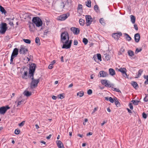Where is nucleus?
Wrapping results in <instances>:
<instances>
[{"label": "nucleus", "mask_w": 148, "mask_h": 148, "mask_svg": "<svg viewBox=\"0 0 148 148\" xmlns=\"http://www.w3.org/2000/svg\"><path fill=\"white\" fill-rule=\"evenodd\" d=\"M56 62V61L55 60H54L52 61L51 62V64H52V65H53Z\"/></svg>", "instance_id": "64"}, {"label": "nucleus", "mask_w": 148, "mask_h": 148, "mask_svg": "<svg viewBox=\"0 0 148 148\" xmlns=\"http://www.w3.org/2000/svg\"><path fill=\"white\" fill-rule=\"evenodd\" d=\"M125 50V49L123 48H121L118 53V54L119 55H122L123 53L124 52Z\"/></svg>", "instance_id": "30"}, {"label": "nucleus", "mask_w": 148, "mask_h": 148, "mask_svg": "<svg viewBox=\"0 0 148 148\" xmlns=\"http://www.w3.org/2000/svg\"><path fill=\"white\" fill-rule=\"evenodd\" d=\"M18 49L17 48H15L14 49L13 52L11 56H13L16 57L18 54Z\"/></svg>", "instance_id": "18"}, {"label": "nucleus", "mask_w": 148, "mask_h": 148, "mask_svg": "<svg viewBox=\"0 0 148 148\" xmlns=\"http://www.w3.org/2000/svg\"><path fill=\"white\" fill-rule=\"evenodd\" d=\"M141 50L142 49H138V48L136 49L135 51L136 53H137L138 52H140L141 51Z\"/></svg>", "instance_id": "51"}, {"label": "nucleus", "mask_w": 148, "mask_h": 148, "mask_svg": "<svg viewBox=\"0 0 148 148\" xmlns=\"http://www.w3.org/2000/svg\"><path fill=\"white\" fill-rule=\"evenodd\" d=\"M132 84L135 89H137L138 87V85L136 82H132Z\"/></svg>", "instance_id": "23"}, {"label": "nucleus", "mask_w": 148, "mask_h": 148, "mask_svg": "<svg viewBox=\"0 0 148 148\" xmlns=\"http://www.w3.org/2000/svg\"><path fill=\"white\" fill-rule=\"evenodd\" d=\"M129 106L130 108V109L132 110L133 109V106L132 105V104L131 103H130L129 104Z\"/></svg>", "instance_id": "56"}, {"label": "nucleus", "mask_w": 148, "mask_h": 148, "mask_svg": "<svg viewBox=\"0 0 148 148\" xmlns=\"http://www.w3.org/2000/svg\"><path fill=\"white\" fill-rule=\"evenodd\" d=\"M25 121H23L19 124V126L20 127L23 126L24 124Z\"/></svg>", "instance_id": "50"}, {"label": "nucleus", "mask_w": 148, "mask_h": 148, "mask_svg": "<svg viewBox=\"0 0 148 148\" xmlns=\"http://www.w3.org/2000/svg\"><path fill=\"white\" fill-rule=\"evenodd\" d=\"M99 7L97 5H95L94 7V9L96 12H99Z\"/></svg>", "instance_id": "37"}, {"label": "nucleus", "mask_w": 148, "mask_h": 148, "mask_svg": "<svg viewBox=\"0 0 148 148\" xmlns=\"http://www.w3.org/2000/svg\"><path fill=\"white\" fill-rule=\"evenodd\" d=\"M24 94L27 97H29L31 95V93L28 91H26L24 92Z\"/></svg>", "instance_id": "31"}, {"label": "nucleus", "mask_w": 148, "mask_h": 148, "mask_svg": "<svg viewBox=\"0 0 148 148\" xmlns=\"http://www.w3.org/2000/svg\"><path fill=\"white\" fill-rule=\"evenodd\" d=\"M140 39V35L139 34L137 33L135 34L134 40L136 42H139Z\"/></svg>", "instance_id": "17"}, {"label": "nucleus", "mask_w": 148, "mask_h": 148, "mask_svg": "<svg viewBox=\"0 0 148 148\" xmlns=\"http://www.w3.org/2000/svg\"><path fill=\"white\" fill-rule=\"evenodd\" d=\"M143 117L145 119L147 118V115L145 112L143 113Z\"/></svg>", "instance_id": "53"}, {"label": "nucleus", "mask_w": 148, "mask_h": 148, "mask_svg": "<svg viewBox=\"0 0 148 148\" xmlns=\"http://www.w3.org/2000/svg\"><path fill=\"white\" fill-rule=\"evenodd\" d=\"M92 93V91L91 89H89L87 91V94L88 95H90Z\"/></svg>", "instance_id": "49"}, {"label": "nucleus", "mask_w": 148, "mask_h": 148, "mask_svg": "<svg viewBox=\"0 0 148 148\" xmlns=\"http://www.w3.org/2000/svg\"><path fill=\"white\" fill-rule=\"evenodd\" d=\"M27 71H25L24 74L22 75V77L23 78L26 79H27Z\"/></svg>", "instance_id": "24"}, {"label": "nucleus", "mask_w": 148, "mask_h": 148, "mask_svg": "<svg viewBox=\"0 0 148 148\" xmlns=\"http://www.w3.org/2000/svg\"><path fill=\"white\" fill-rule=\"evenodd\" d=\"M82 5L81 4H79V5H78V10H80V9H82Z\"/></svg>", "instance_id": "58"}, {"label": "nucleus", "mask_w": 148, "mask_h": 148, "mask_svg": "<svg viewBox=\"0 0 148 148\" xmlns=\"http://www.w3.org/2000/svg\"><path fill=\"white\" fill-rule=\"evenodd\" d=\"M23 41L26 43L27 44H30L31 43V40L28 39H23Z\"/></svg>", "instance_id": "39"}, {"label": "nucleus", "mask_w": 148, "mask_h": 148, "mask_svg": "<svg viewBox=\"0 0 148 148\" xmlns=\"http://www.w3.org/2000/svg\"><path fill=\"white\" fill-rule=\"evenodd\" d=\"M114 99V103L116 106L117 107L120 106V103L117 100V98H115V99Z\"/></svg>", "instance_id": "25"}, {"label": "nucleus", "mask_w": 148, "mask_h": 148, "mask_svg": "<svg viewBox=\"0 0 148 148\" xmlns=\"http://www.w3.org/2000/svg\"><path fill=\"white\" fill-rule=\"evenodd\" d=\"M28 50L26 47L23 45H21L19 51V52L21 54H25Z\"/></svg>", "instance_id": "9"}, {"label": "nucleus", "mask_w": 148, "mask_h": 148, "mask_svg": "<svg viewBox=\"0 0 148 148\" xmlns=\"http://www.w3.org/2000/svg\"><path fill=\"white\" fill-rule=\"evenodd\" d=\"M143 71L142 70L140 69L139 70L138 72V74L137 75V76L136 77V78H137L139 77L141 75Z\"/></svg>", "instance_id": "28"}, {"label": "nucleus", "mask_w": 148, "mask_h": 148, "mask_svg": "<svg viewBox=\"0 0 148 148\" xmlns=\"http://www.w3.org/2000/svg\"><path fill=\"white\" fill-rule=\"evenodd\" d=\"M97 56L98 59L100 61H101L102 60L101 54H97Z\"/></svg>", "instance_id": "42"}, {"label": "nucleus", "mask_w": 148, "mask_h": 148, "mask_svg": "<svg viewBox=\"0 0 148 148\" xmlns=\"http://www.w3.org/2000/svg\"><path fill=\"white\" fill-rule=\"evenodd\" d=\"M69 15V14L67 13L62 15L59 17V20L60 21H64L66 19Z\"/></svg>", "instance_id": "12"}, {"label": "nucleus", "mask_w": 148, "mask_h": 148, "mask_svg": "<svg viewBox=\"0 0 148 148\" xmlns=\"http://www.w3.org/2000/svg\"><path fill=\"white\" fill-rule=\"evenodd\" d=\"M97 110V108H95L93 111L92 112V114H93Z\"/></svg>", "instance_id": "55"}, {"label": "nucleus", "mask_w": 148, "mask_h": 148, "mask_svg": "<svg viewBox=\"0 0 148 148\" xmlns=\"http://www.w3.org/2000/svg\"><path fill=\"white\" fill-rule=\"evenodd\" d=\"M69 34L67 32H64L61 34V42H64V41L65 40H69Z\"/></svg>", "instance_id": "2"}, {"label": "nucleus", "mask_w": 148, "mask_h": 148, "mask_svg": "<svg viewBox=\"0 0 148 148\" xmlns=\"http://www.w3.org/2000/svg\"><path fill=\"white\" fill-rule=\"evenodd\" d=\"M7 29V24L6 23H2L0 24V33L4 34Z\"/></svg>", "instance_id": "3"}, {"label": "nucleus", "mask_w": 148, "mask_h": 148, "mask_svg": "<svg viewBox=\"0 0 148 148\" xmlns=\"http://www.w3.org/2000/svg\"><path fill=\"white\" fill-rule=\"evenodd\" d=\"M118 71L121 72L125 78H128V76L126 73L127 70L125 68H121L118 69Z\"/></svg>", "instance_id": "7"}, {"label": "nucleus", "mask_w": 148, "mask_h": 148, "mask_svg": "<svg viewBox=\"0 0 148 148\" xmlns=\"http://www.w3.org/2000/svg\"><path fill=\"white\" fill-rule=\"evenodd\" d=\"M104 56L105 60L108 61L110 58V56L109 55L106 54L104 55Z\"/></svg>", "instance_id": "26"}, {"label": "nucleus", "mask_w": 148, "mask_h": 148, "mask_svg": "<svg viewBox=\"0 0 148 148\" xmlns=\"http://www.w3.org/2000/svg\"><path fill=\"white\" fill-rule=\"evenodd\" d=\"M128 53L129 55L130 56H132L134 55V52L131 50L128 51Z\"/></svg>", "instance_id": "36"}, {"label": "nucleus", "mask_w": 148, "mask_h": 148, "mask_svg": "<svg viewBox=\"0 0 148 148\" xmlns=\"http://www.w3.org/2000/svg\"><path fill=\"white\" fill-rule=\"evenodd\" d=\"M78 44L77 41L76 40H74V45H77Z\"/></svg>", "instance_id": "59"}, {"label": "nucleus", "mask_w": 148, "mask_h": 148, "mask_svg": "<svg viewBox=\"0 0 148 148\" xmlns=\"http://www.w3.org/2000/svg\"><path fill=\"white\" fill-rule=\"evenodd\" d=\"M16 102H17V104L16 106L18 107V106L21 104V103L22 102V101L20 100H17L16 101Z\"/></svg>", "instance_id": "43"}, {"label": "nucleus", "mask_w": 148, "mask_h": 148, "mask_svg": "<svg viewBox=\"0 0 148 148\" xmlns=\"http://www.w3.org/2000/svg\"><path fill=\"white\" fill-rule=\"evenodd\" d=\"M71 30L73 32V34L76 35L79 34V29L75 27H72L71 28Z\"/></svg>", "instance_id": "14"}, {"label": "nucleus", "mask_w": 148, "mask_h": 148, "mask_svg": "<svg viewBox=\"0 0 148 148\" xmlns=\"http://www.w3.org/2000/svg\"><path fill=\"white\" fill-rule=\"evenodd\" d=\"M10 108L8 106H3L0 108V114H4L7 110Z\"/></svg>", "instance_id": "10"}, {"label": "nucleus", "mask_w": 148, "mask_h": 148, "mask_svg": "<svg viewBox=\"0 0 148 148\" xmlns=\"http://www.w3.org/2000/svg\"><path fill=\"white\" fill-rule=\"evenodd\" d=\"M125 35L126 36V39L128 41H130L131 40V37L127 34L125 33Z\"/></svg>", "instance_id": "29"}, {"label": "nucleus", "mask_w": 148, "mask_h": 148, "mask_svg": "<svg viewBox=\"0 0 148 148\" xmlns=\"http://www.w3.org/2000/svg\"><path fill=\"white\" fill-rule=\"evenodd\" d=\"M39 82V79L32 80L30 86L32 88H34L37 86Z\"/></svg>", "instance_id": "6"}, {"label": "nucleus", "mask_w": 148, "mask_h": 148, "mask_svg": "<svg viewBox=\"0 0 148 148\" xmlns=\"http://www.w3.org/2000/svg\"><path fill=\"white\" fill-rule=\"evenodd\" d=\"M86 18V23L87 26H89L92 21V19L90 15H86L85 16Z\"/></svg>", "instance_id": "8"}, {"label": "nucleus", "mask_w": 148, "mask_h": 148, "mask_svg": "<svg viewBox=\"0 0 148 148\" xmlns=\"http://www.w3.org/2000/svg\"><path fill=\"white\" fill-rule=\"evenodd\" d=\"M109 101L111 103H113L114 102V100L112 97H109Z\"/></svg>", "instance_id": "48"}, {"label": "nucleus", "mask_w": 148, "mask_h": 148, "mask_svg": "<svg viewBox=\"0 0 148 148\" xmlns=\"http://www.w3.org/2000/svg\"><path fill=\"white\" fill-rule=\"evenodd\" d=\"M101 84L106 87H111L114 86V85L110 84V82L106 79H102L101 81Z\"/></svg>", "instance_id": "5"}, {"label": "nucleus", "mask_w": 148, "mask_h": 148, "mask_svg": "<svg viewBox=\"0 0 148 148\" xmlns=\"http://www.w3.org/2000/svg\"><path fill=\"white\" fill-rule=\"evenodd\" d=\"M143 77L145 79H146V81L145 82V84H148V75H144Z\"/></svg>", "instance_id": "35"}, {"label": "nucleus", "mask_w": 148, "mask_h": 148, "mask_svg": "<svg viewBox=\"0 0 148 148\" xmlns=\"http://www.w3.org/2000/svg\"><path fill=\"white\" fill-rule=\"evenodd\" d=\"M53 67V66L52 64H50L48 67V68L50 69H52Z\"/></svg>", "instance_id": "54"}, {"label": "nucleus", "mask_w": 148, "mask_h": 148, "mask_svg": "<svg viewBox=\"0 0 148 148\" xmlns=\"http://www.w3.org/2000/svg\"><path fill=\"white\" fill-rule=\"evenodd\" d=\"M83 42L86 45L87 44L88 40L86 38H84L83 39Z\"/></svg>", "instance_id": "40"}, {"label": "nucleus", "mask_w": 148, "mask_h": 148, "mask_svg": "<svg viewBox=\"0 0 148 148\" xmlns=\"http://www.w3.org/2000/svg\"><path fill=\"white\" fill-rule=\"evenodd\" d=\"M36 67V65L35 64H32L29 68V73H34Z\"/></svg>", "instance_id": "11"}, {"label": "nucleus", "mask_w": 148, "mask_h": 148, "mask_svg": "<svg viewBox=\"0 0 148 148\" xmlns=\"http://www.w3.org/2000/svg\"><path fill=\"white\" fill-rule=\"evenodd\" d=\"M114 90L115 91H116V92H121V91L119 89H118V88H114Z\"/></svg>", "instance_id": "57"}, {"label": "nucleus", "mask_w": 148, "mask_h": 148, "mask_svg": "<svg viewBox=\"0 0 148 148\" xmlns=\"http://www.w3.org/2000/svg\"><path fill=\"white\" fill-rule=\"evenodd\" d=\"M79 22L81 25L83 26L84 24L85 21L82 18L79 19Z\"/></svg>", "instance_id": "27"}, {"label": "nucleus", "mask_w": 148, "mask_h": 148, "mask_svg": "<svg viewBox=\"0 0 148 148\" xmlns=\"http://www.w3.org/2000/svg\"><path fill=\"white\" fill-rule=\"evenodd\" d=\"M92 133L91 132H89L86 135L87 136L91 135L92 134Z\"/></svg>", "instance_id": "62"}, {"label": "nucleus", "mask_w": 148, "mask_h": 148, "mask_svg": "<svg viewBox=\"0 0 148 148\" xmlns=\"http://www.w3.org/2000/svg\"><path fill=\"white\" fill-rule=\"evenodd\" d=\"M91 1H90L89 0L87 2H86V5L87 7L88 8H90L91 7Z\"/></svg>", "instance_id": "38"}, {"label": "nucleus", "mask_w": 148, "mask_h": 148, "mask_svg": "<svg viewBox=\"0 0 148 148\" xmlns=\"http://www.w3.org/2000/svg\"><path fill=\"white\" fill-rule=\"evenodd\" d=\"M58 97L61 99H63L64 97V94H59L58 95Z\"/></svg>", "instance_id": "41"}, {"label": "nucleus", "mask_w": 148, "mask_h": 148, "mask_svg": "<svg viewBox=\"0 0 148 148\" xmlns=\"http://www.w3.org/2000/svg\"><path fill=\"white\" fill-rule=\"evenodd\" d=\"M77 136L81 138H82L83 136V135L81 134H77Z\"/></svg>", "instance_id": "63"}, {"label": "nucleus", "mask_w": 148, "mask_h": 148, "mask_svg": "<svg viewBox=\"0 0 148 148\" xmlns=\"http://www.w3.org/2000/svg\"><path fill=\"white\" fill-rule=\"evenodd\" d=\"M99 74L100 77H105L108 76V74L106 71H101L99 72Z\"/></svg>", "instance_id": "15"}, {"label": "nucleus", "mask_w": 148, "mask_h": 148, "mask_svg": "<svg viewBox=\"0 0 148 148\" xmlns=\"http://www.w3.org/2000/svg\"><path fill=\"white\" fill-rule=\"evenodd\" d=\"M0 11L2 13H3L4 14H6L7 13L6 11L5 10L4 8L1 5L0 6Z\"/></svg>", "instance_id": "22"}, {"label": "nucleus", "mask_w": 148, "mask_h": 148, "mask_svg": "<svg viewBox=\"0 0 148 148\" xmlns=\"http://www.w3.org/2000/svg\"><path fill=\"white\" fill-rule=\"evenodd\" d=\"M139 102V101L135 100H132L131 101V102H132L135 105H138Z\"/></svg>", "instance_id": "33"}, {"label": "nucleus", "mask_w": 148, "mask_h": 148, "mask_svg": "<svg viewBox=\"0 0 148 148\" xmlns=\"http://www.w3.org/2000/svg\"><path fill=\"white\" fill-rule=\"evenodd\" d=\"M144 100L145 102L148 101V96H146L144 99Z\"/></svg>", "instance_id": "52"}, {"label": "nucleus", "mask_w": 148, "mask_h": 148, "mask_svg": "<svg viewBox=\"0 0 148 148\" xmlns=\"http://www.w3.org/2000/svg\"><path fill=\"white\" fill-rule=\"evenodd\" d=\"M56 143L59 148H64L63 143L60 140H57Z\"/></svg>", "instance_id": "16"}, {"label": "nucleus", "mask_w": 148, "mask_h": 148, "mask_svg": "<svg viewBox=\"0 0 148 148\" xmlns=\"http://www.w3.org/2000/svg\"><path fill=\"white\" fill-rule=\"evenodd\" d=\"M63 44L62 48L63 49H68L70 48L72 43V40L64 41V42H62Z\"/></svg>", "instance_id": "4"}, {"label": "nucleus", "mask_w": 148, "mask_h": 148, "mask_svg": "<svg viewBox=\"0 0 148 148\" xmlns=\"http://www.w3.org/2000/svg\"><path fill=\"white\" fill-rule=\"evenodd\" d=\"M99 22L102 25H105V23L103 18H101L99 19Z\"/></svg>", "instance_id": "34"}, {"label": "nucleus", "mask_w": 148, "mask_h": 148, "mask_svg": "<svg viewBox=\"0 0 148 148\" xmlns=\"http://www.w3.org/2000/svg\"><path fill=\"white\" fill-rule=\"evenodd\" d=\"M134 27L135 29L136 30H138V27L136 25L134 24Z\"/></svg>", "instance_id": "60"}, {"label": "nucleus", "mask_w": 148, "mask_h": 148, "mask_svg": "<svg viewBox=\"0 0 148 148\" xmlns=\"http://www.w3.org/2000/svg\"><path fill=\"white\" fill-rule=\"evenodd\" d=\"M84 94V92L83 91H81L77 93V95L80 97H82Z\"/></svg>", "instance_id": "32"}, {"label": "nucleus", "mask_w": 148, "mask_h": 148, "mask_svg": "<svg viewBox=\"0 0 148 148\" xmlns=\"http://www.w3.org/2000/svg\"><path fill=\"white\" fill-rule=\"evenodd\" d=\"M15 57L13 56H11V59H10V64H14L12 62L13 61V60L14 58Z\"/></svg>", "instance_id": "44"}, {"label": "nucleus", "mask_w": 148, "mask_h": 148, "mask_svg": "<svg viewBox=\"0 0 148 148\" xmlns=\"http://www.w3.org/2000/svg\"><path fill=\"white\" fill-rule=\"evenodd\" d=\"M20 131L18 129H16L14 131V133L16 134H18L20 133Z\"/></svg>", "instance_id": "46"}, {"label": "nucleus", "mask_w": 148, "mask_h": 148, "mask_svg": "<svg viewBox=\"0 0 148 148\" xmlns=\"http://www.w3.org/2000/svg\"><path fill=\"white\" fill-rule=\"evenodd\" d=\"M29 74L30 75L29 76V78L32 80L33 79H34V73H29Z\"/></svg>", "instance_id": "45"}, {"label": "nucleus", "mask_w": 148, "mask_h": 148, "mask_svg": "<svg viewBox=\"0 0 148 148\" xmlns=\"http://www.w3.org/2000/svg\"><path fill=\"white\" fill-rule=\"evenodd\" d=\"M131 18V21L133 24L135 23L136 20L135 17L133 15H131L130 16Z\"/></svg>", "instance_id": "21"}, {"label": "nucleus", "mask_w": 148, "mask_h": 148, "mask_svg": "<svg viewBox=\"0 0 148 148\" xmlns=\"http://www.w3.org/2000/svg\"><path fill=\"white\" fill-rule=\"evenodd\" d=\"M52 98L53 99L56 100L57 99V97L56 96H53L52 97Z\"/></svg>", "instance_id": "61"}, {"label": "nucleus", "mask_w": 148, "mask_h": 148, "mask_svg": "<svg viewBox=\"0 0 148 148\" xmlns=\"http://www.w3.org/2000/svg\"><path fill=\"white\" fill-rule=\"evenodd\" d=\"M29 30L30 31L34 32L35 29V26L34 24L31 23L29 26Z\"/></svg>", "instance_id": "20"}, {"label": "nucleus", "mask_w": 148, "mask_h": 148, "mask_svg": "<svg viewBox=\"0 0 148 148\" xmlns=\"http://www.w3.org/2000/svg\"><path fill=\"white\" fill-rule=\"evenodd\" d=\"M39 39L38 37H37L35 38V42L36 43L38 44L39 42Z\"/></svg>", "instance_id": "47"}, {"label": "nucleus", "mask_w": 148, "mask_h": 148, "mask_svg": "<svg viewBox=\"0 0 148 148\" xmlns=\"http://www.w3.org/2000/svg\"><path fill=\"white\" fill-rule=\"evenodd\" d=\"M110 74L112 76H114L115 75V72L114 69L112 68H110L109 70Z\"/></svg>", "instance_id": "19"}, {"label": "nucleus", "mask_w": 148, "mask_h": 148, "mask_svg": "<svg viewBox=\"0 0 148 148\" xmlns=\"http://www.w3.org/2000/svg\"><path fill=\"white\" fill-rule=\"evenodd\" d=\"M122 33L121 32L113 34L112 36L115 39L118 40L120 37L122 36Z\"/></svg>", "instance_id": "13"}, {"label": "nucleus", "mask_w": 148, "mask_h": 148, "mask_svg": "<svg viewBox=\"0 0 148 148\" xmlns=\"http://www.w3.org/2000/svg\"><path fill=\"white\" fill-rule=\"evenodd\" d=\"M32 21V23L35 24L37 27H40L42 25V21L38 17H33Z\"/></svg>", "instance_id": "1"}]
</instances>
